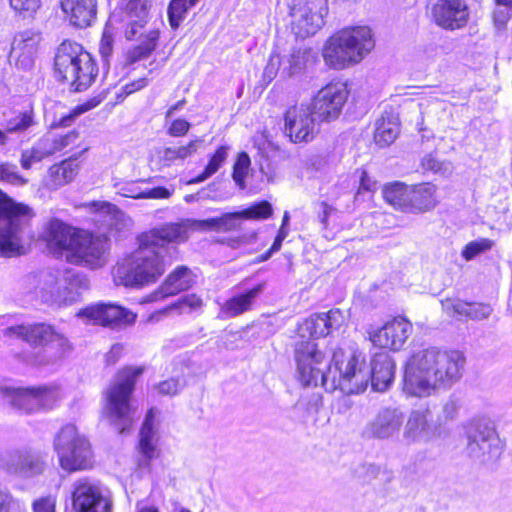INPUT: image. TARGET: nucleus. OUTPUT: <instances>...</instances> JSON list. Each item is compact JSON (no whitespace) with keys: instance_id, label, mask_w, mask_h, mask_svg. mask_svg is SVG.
Instances as JSON below:
<instances>
[{"instance_id":"obj_1","label":"nucleus","mask_w":512,"mask_h":512,"mask_svg":"<svg viewBox=\"0 0 512 512\" xmlns=\"http://www.w3.org/2000/svg\"><path fill=\"white\" fill-rule=\"evenodd\" d=\"M330 366L323 361L321 353L311 342H302L296 349V366L299 381L303 386L321 384L326 391L339 389L343 393L359 394L371 382L373 390L383 392L394 380L395 363L387 352L376 353L371 360L370 371L362 369L356 355L334 353Z\"/></svg>"},{"instance_id":"obj_2","label":"nucleus","mask_w":512,"mask_h":512,"mask_svg":"<svg viewBox=\"0 0 512 512\" xmlns=\"http://www.w3.org/2000/svg\"><path fill=\"white\" fill-rule=\"evenodd\" d=\"M185 228L169 223L139 236V247L113 270L114 282L125 287L140 288L155 283L170 262L169 244L184 241Z\"/></svg>"},{"instance_id":"obj_3","label":"nucleus","mask_w":512,"mask_h":512,"mask_svg":"<svg viewBox=\"0 0 512 512\" xmlns=\"http://www.w3.org/2000/svg\"><path fill=\"white\" fill-rule=\"evenodd\" d=\"M465 356L457 350L436 347L413 354L407 362L403 390L415 397H426L436 390H448L462 377Z\"/></svg>"},{"instance_id":"obj_4","label":"nucleus","mask_w":512,"mask_h":512,"mask_svg":"<svg viewBox=\"0 0 512 512\" xmlns=\"http://www.w3.org/2000/svg\"><path fill=\"white\" fill-rule=\"evenodd\" d=\"M48 245L61 258L75 265L92 269L102 267L107 261L109 240L86 232H75L64 222L53 219L46 230Z\"/></svg>"},{"instance_id":"obj_5","label":"nucleus","mask_w":512,"mask_h":512,"mask_svg":"<svg viewBox=\"0 0 512 512\" xmlns=\"http://www.w3.org/2000/svg\"><path fill=\"white\" fill-rule=\"evenodd\" d=\"M348 96L347 86L344 82H331L322 88L315 97L313 110L309 106L301 104L289 107L285 112L276 115L280 118L277 123L284 122V128H311L321 125L339 116L340 110Z\"/></svg>"},{"instance_id":"obj_6","label":"nucleus","mask_w":512,"mask_h":512,"mask_svg":"<svg viewBox=\"0 0 512 512\" xmlns=\"http://www.w3.org/2000/svg\"><path fill=\"white\" fill-rule=\"evenodd\" d=\"M374 45L370 28L348 27L334 33L326 40L322 57L329 68L342 70L361 62Z\"/></svg>"},{"instance_id":"obj_7","label":"nucleus","mask_w":512,"mask_h":512,"mask_svg":"<svg viewBox=\"0 0 512 512\" xmlns=\"http://www.w3.org/2000/svg\"><path fill=\"white\" fill-rule=\"evenodd\" d=\"M5 335L23 339L31 346L41 349L26 356V362L35 365H47L62 358L70 350L68 339L46 323L10 326Z\"/></svg>"},{"instance_id":"obj_8","label":"nucleus","mask_w":512,"mask_h":512,"mask_svg":"<svg viewBox=\"0 0 512 512\" xmlns=\"http://www.w3.org/2000/svg\"><path fill=\"white\" fill-rule=\"evenodd\" d=\"M27 293L47 304L62 305L73 302L81 289L88 287L87 278L73 270H56L42 273L40 277L25 278Z\"/></svg>"},{"instance_id":"obj_9","label":"nucleus","mask_w":512,"mask_h":512,"mask_svg":"<svg viewBox=\"0 0 512 512\" xmlns=\"http://www.w3.org/2000/svg\"><path fill=\"white\" fill-rule=\"evenodd\" d=\"M28 222V207L14 203L0 191V256L25 252Z\"/></svg>"},{"instance_id":"obj_10","label":"nucleus","mask_w":512,"mask_h":512,"mask_svg":"<svg viewBox=\"0 0 512 512\" xmlns=\"http://www.w3.org/2000/svg\"><path fill=\"white\" fill-rule=\"evenodd\" d=\"M140 367H127L119 372L116 382L106 392V408L110 419L114 422L119 433L130 429L133 423V412L130 397L134 390L136 379L141 375Z\"/></svg>"},{"instance_id":"obj_11","label":"nucleus","mask_w":512,"mask_h":512,"mask_svg":"<svg viewBox=\"0 0 512 512\" xmlns=\"http://www.w3.org/2000/svg\"><path fill=\"white\" fill-rule=\"evenodd\" d=\"M54 450L60 467L71 473L86 470L93 465V451L89 440L80 434L76 426L67 424L54 438Z\"/></svg>"},{"instance_id":"obj_12","label":"nucleus","mask_w":512,"mask_h":512,"mask_svg":"<svg viewBox=\"0 0 512 512\" xmlns=\"http://www.w3.org/2000/svg\"><path fill=\"white\" fill-rule=\"evenodd\" d=\"M467 452L474 461L490 465L501 456L503 444L494 423L487 418H477L466 427Z\"/></svg>"},{"instance_id":"obj_13","label":"nucleus","mask_w":512,"mask_h":512,"mask_svg":"<svg viewBox=\"0 0 512 512\" xmlns=\"http://www.w3.org/2000/svg\"><path fill=\"white\" fill-rule=\"evenodd\" d=\"M292 32L299 38L314 35L323 25L328 8L324 0H287Z\"/></svg>"},{"instance_id":"obj_14","label":"nucleus","mask_w":512,"mask_h":512,"mask_svg":"<svg viewBox=\"0 0 512 512\" xmlns=\"http://www.w3.org/2000/svg\"><path fill=\"white\" fill-rule=\"evenodd\" d=\"M5 401L14 409L27 414L52 409L60 398L54 386L4 390Z\"/></svg>"},{"instance_id":"obj_15","label":"nucleus","mask_w":512,"mask_h":512,"mask_svg":"<svg viewBox=\"0 0 512 512\" xmlns=\"http://www.w3.org/2000/svg\"><path fill=\"white\" fill-rule=\"evenodd\" d=\"M406 419L405 411L396 405L381 407L367 422L362 435L367 439L394 440L400 435Z\"/></svg>"},{"instance_id":"obj_16","label":"nucleus","mask_w":512,"mask_h":512,"mask_svg":"<svg viewBox=\"0 0 512 512\" xmlns=\"http://www.w3.org/2000/svg\"><path fill=\"white\" fill-rule=\"evenodd\" d=\"M402 429V439L407 445L428 443L437 437L439 430L428 407L411 410Z\"/></svg>"},{"instance_id":"obj_17","label":"nucleus","mask_w":512,"mask_h":512,"mask_svg":"<svg viewBox=\"0 0 512 512\" xmlns=\"http://www.w3.org/2000/svg\"><path fill=\"white\" fill-rule=\"evenodd\" d=\"M345 320L346 317L340 309H332L325 313L311 315L299 325L298 331L301 340L295 343V350L297 349V345L303 341L311 342L316 346L312 340H305L304 338L306 336L312 338L326 337L333 331L340 329L344 325ZM315 350L323 354L321 351L317 350L316 347ZM323 361L327 364V366L331 365L325 361V357H323Z\"/></svg>"},{"instance_id":"obj_18","label":"nucleus","mask_w":512,"mask_h":512,"mask_svg":"<svg viewBox=\"0 0 512 512\" xmlns=\"http://www.w3.org/2000/svg\"><path fill=\"white\" fill-rule=\"evenodd\" d=\"M413 331V326L406 318L398 316L386 322L381 328L369 331V339L374 346L399 351Z\"/></svg>"},{"instance_id":"obj_19","label":"nucleus","mask_w":512,"mask_h":512,"mask_svg":"<svg viewBox=\"0 0 512 512\" xmlns=\"http://www.w3.org/2000/svg\"><path fill=\"white\" fill-rule=\"evenodd\" d=\"M72 505L76 512H110V503L99 484L88 478L74 484Z\"/></svg>"},{"instance_id":"obj_20","label":"nucleus","mask_w":512,"mask_h":512,"mask_svg":"<svg viewBox=\"0 0 512 512\" xmlns=\"http://www.w3.org/2000/svg\"><path fill=\"white\" fill-rule=\"evenodd\" d=\"M1 467L11 475L32 478L43 473L45 462L40 453L22 449L7 454L1 460Z\"/></svg>"},{"instance_id":"obj_21","label":"nucleus","mask_w":512,"mask_h":512,"mask_svg":"<svg viewBox=\"0 0 512 512\" xmlns=\"http://www.w3.org/2000/svg\"><path fill=\"white\" fill-rule=\"evenodd\" d=\"M77 138L78 133L76 130H71L65 135L48 133L36 146L22 152L21 166L24 169H30L34 163L40 162L43 158L62 151L64 148L74 143Z\"/></svg>"},{"instance_id":"obj_22","label":"nucleus","mask_w":512,"mask_h":512,"mask_svg":"<svg viewBox=\"0 0 512 512\" xmlns=\"http://www.w3.org/2000/svg\"><path fill=\"white\" fill-rule=\"evenodd\" d=\"M435 23L444 29H459L466 25L469 17L464 0H438L432 7Z\"/></svg>"},{"instance_id":"obj_23","label":"nucleus","mask_w":512,"mask_h":512,"mask_svg":"<svg viewBox=\"0 0 512 512\" xmlns=\"http://www.w3.org/2000/svg\"><path fill=\"white\" fill-rule=\"evenodd\" d=\"M78 316L86 317L95 324L112 327L131 324L136 317L135 314L121 306L102 303L86 307L79 312Z\"/></svg>"},{"instance_id":"obj_24","label":"nucleus","mask_w":512,"mask_h":512,"mask_svg":"<svg viewBox=\"0 0 512 512\" xmlns=\"http://www.w3.org/2000/svg\"><path fill=\"white\" fill-rule=\"evenodd\" d=\"M40 41L38 34L26 30L15 35L11 51L10 60L22 70H30L34 65V57Z\"/></svg>"},{"instance_id":"obj_25","label":"nucleus","mask_w":512,"mask_h":512,"mask_svg":"<svg viewBox=\"0 0 512 512\" xmlns=\"http://www.w3.org/2000/svg\"><path fill=\"white\" fill-rule=\"evenodd\" d=\"M82 45L73 41L62 42L56 50L54 57V73L59 81H66L78 65L80 57L87 55Z\"/></svg>"},{"instance_id":"obj_26","label":"nucleus","mask_w":512,"mask_h":512,"mask_svg":"<svg viewBox=\"0 0 512 512\" xmlns=\"http://www.w3.org/2000/svg\"><path fill=\"white\" fill-rule=\"evenodd\" d=\"M60 6L69 24L87 28L97 18V0H60Z\"/></svg>"},{"instance_id":"obj_27","label":"nucleus","mask_w":512,"mask_h":512,"mask_svg":"<svg viewBox=\"0 0 512 512\" xmlns=\"http://www.w3.org/2000/svg\"><path fill=\"white\" fill-rule=\"evenodd\" d=\"M196 283V275L187 266L176 267L165 279L163 284L150 295L151 301H156L176 295L190 289Z\"/></svg>"},{"instance_id":"obj_28","label":"nucleus","mask_w":512,"mask_h":512,"mask_svg":"<svg viewBox=\"0 0 512 512\" xmlns=\"http://www.w3.org/2000/svg\"><path fill=\"white\" fill-rule=\"evenodd\" d=\"M154 410L150 409L146 414L142 427L140 429L138 467L142 471L150 470V462L159 455V451L154 442Z\"/></svg>"},{"instance_id":"obj_29","label":"nucleus","mask_w":512,"mask_h":512,"mask_svg":"<svg viewBox=\"0 0 512 512\" xmlns=\"http://www.w3.org/2000/svg\"><path fill=\"white\" fill-rule=\"evenodd\" d=\"M272 205L268 201L254 203L238 212L226 213L219 217L220 231H230L240 227L242 220L267 219L272 214Z\"/></svg>"},{"instance_id":"obj_30","label":"nucleus","mask_w":512,"mask_h":512,"mask_svg":"<svg viewBox=\"0 0 512 512\" xmlns=\"http://www.w3.org/2000/svg\"><path fill=\"white\" fill-rule=\"evenodd\" d=\"M98 75V67L90 53L80 57L78 65L73 69L72 74L67 77L70 89L75 92L87 90L95 81Z\"/></svg>"},{"instance_id":"obj_31","label":"nucleus","mask_w":512,"mask_h":512,"mask_svg":"<svg viewBox=\"0 0 512 512\" xmlns=\"http://www.w3.org/2000/svg\"><path fill=\"white\" fill-rule=\"evenodd\" d=\"M264 284L260 283L244 293L237 294L226 300L221 308L219 317L234 318L252 309L255 299L263 292Z\"/></svg>"},{"instance_id":"obj_32","label":"nucleus","mask_w":512,"mask_h":512,"mask_svg":"<svg viewBox=\"0 0 512 512\" xmlns=\"http://www.w3.org/2000/svg\"><path fill=\"white\" fill-rule=\"evenodd\" d=\"M150 8L149 0H129L126 4L128 24L125 29V37L128 40L136 38L140 30L144 29Z\"/></svg>"},{"instance_id":"obj_33","label":"nucleus","mask_w":512,"mask_h":512,"mask_svg":"<svg viewBox=\"0 0 512 512\" xmlns=\"http://www.w3.org/2000/svg\"><path fill=\"white\" fill-rule=\"evenodd\" d=\"M436 187L431 183L411 186L409 190L408 212H425L435 207Z\"/></svg>"},{"instance_id":"obj_34","label":"nucleus","mask_w":512,"mask_h":512,"mask_svg":"<svg viewBox=\"0 0 512 512\" xmlns=\"http://www.w3.org/2000/svg\"><path fill=\"white\" fill-rule=\"evenodd\" d=\"M159 38V31L152 29L149 31L140 30L134 40H140V43L127 53V60L130 63L146 59L155 50Z\"/></svg>"},{"instance_id":"obj_35","label":"nucleus","mask_w":512,"mask_h":512,"mask_svg":"<svg viewBox=\"0 0 512 512\" xmlns=\"http://www.w3.org/2000/svg\"><path fill=\"white\" fill-rule=\"evenodd\" d=\"M78 164L75 160H64L60 164L50 167L46 185L51 189H57L70 181L76 176Z\"/></svg>"},{"instance_id":"obj_36","label":"nucleus","mask_w":512,"mask_h":512,"mask_svg":"<svg viewBox=\"0 0 512 512\" xmlns=\"http://www.w3.org/2000/svg\"><path fill=\"white\" fill-rule=\"evenodd\" d=\"M409 190L410 186L395 182L384 187L383 197L394 208L408 212Z\"/></svg>"},{"instance_id":"obj_37","label":"nucleus","mask_w":512,"mask_h":512,"mask_svg":"<svg viewBox=\"0 0 512 512\" xmlns=\"http://www.w3.org/2000/svg\"><path fill=\"white\" fill-rule=\"evenodd\" d=\"M310 50L305 47H295L291 53L282 59L284 67L281 70L282 77H291L299 74L306 66Z\"/></svg>"},{"instance_id":"obj_38","label":"nucleus","mask_w":512,"mask_h":512,"mask_svg":"<svg viewBox=\"0 0 512 512\" xmlns=\"http://www.w3.org/2000/svg\"><path fill=\"white\" fill-rule=\"evenodd\" d=\"M200 0H170L167 15L169 24L173 29H177L186 19L188 12L194 8Z\"/></svg>"},{"instance_id":"obj_39","label":"nucleus","mask_w":512,"mask_h":512,"mask_svg":"<svg viewBox=\"0 0 512 512\" xmlns=\"http://www.w3.org/2000/svg\"><path fill=\"white\" fill-rule=\"evenodd\" d=\"M228 156V147L220 146L210 158L204 171L197 175L190 183H200L216 173Z\"/></svg>"},{"instance_id":"obj_40","label":"nucleus","mask_w":512,"mask_h":512,"mask_svg":"<svg viewBox=\"0 0 512 512\" xmlns=\"http://www.w3.org/2000/svg\"><path fill=\"white\" fill-rule=\"evenodd\" d=\"M421 165L425 171H431L441 176H448L453 171V166L450 162L440 161L431 153L423 157Z\"/></svg>"},{"instance_id":"obj_41","label":"nucleus","mask_w":512,"mask_h":512,"mask_svg":"<svg viewBox=\"0 0 512 512\" xmlns=\"http://www.w3.org/2000/svg\"><path fill=\"white\" fill-rule=\"evenodd\" d=\"M250 164L251 160L246 152H241L238 154V157L233 166L232 177L236 185L241 189L245 188V178L248 174Z\"/></svg>"},{"instance_id":"obj_42","label":"nucleus","mask_w":512,"mask_h":512,"mask_svg":"<svg viewBox=\"0 0 512 512\" xmlns=\"http://www.w3.org/2000/svg\"><path fill=\"white\" fill-rule=\"evenodd\" d=\"M492 245L493 242L487 238L471 241L464 247L461 255L465 260L470 261L477 255L490 250Z\"/></svg>"},{"instance_id":"obj_43","label":"nucleus","mask_w":512,"mask_h":512,"mask_svg":"<svg viewBox=\"0 0 512 512\" xmlns=\"http://www.w3.org/2000/svg\"><path fill=\"white\" fill-rule=\"evenodd\" d=\"M93 206L100 215L108 218L106 221L110 227L113 226L114 221H123L125 218V214L111 203H94Z\"/></svg>"},{"instance_id":"obj_44","label":"nucleus","mask_w":512,"mask_h":512,"mask_svg":"<svg viewBox=\"0 0 512 512\" xmlns=\"http://www.w3.org/2000/svg\"><path fill=\"white\" fill-rule=\"evenodd\" d=\"M123 195L131 198L166 199L170 197L171 193L165 187H155L141 192H136L132 189H129Z\"/></svg>"},{"instance_id":"obj_45","label":"nucleus","mask_w":512,"mask_h":512,"mask_svg":"<svg viewBox=\"0 0 512 512\" xmlns=\"http://www.w3.org/2000/svg\"><path fill=\"white\" fill-rule=\"evenodd\" d=\"M465 311L463 315L470 319L483 320L491 315L493 308L489 304L484 303H467V309H465Z\"/></svg>"},{"instance_id":"obj_46","label":"nucleus","mask_w":512,"mask_h":512,"mask_svg":"<svg viewBox=\"0 0 512 512\" xmlns=\"http://www.w3.org/2000/svg\"><path fill=\"white\" fill-rule=\"evenodd\" d=\"M0 181L13 185H23L26 180L17 172V167L8 163L0 165Z\"/></svg>"},{"instance_id":"obj_47","label":"nucleus","mask_w":512,"mask_h":512,"mask_svg":"<svg viewBox=\"0 0 512 512\" xmlns=\"http://www.w3.org/2000/svg\"><path fill=\"white\" fill-rule=\"evenodd\" d=\"M281 137L291 143H307L314 139L315 130H280Z\"/></svg>"},{"instance_id":"obj_48","label":"nucleus","mask_w":512,"mask_h":512,"mask_svg":"<svg viewBox=\"0 0 512 512\" xmlns=\"http://www.w3.org/2000/svg\"><path fill=\"white\" fill-rule=\"evenodd\" d=\"M41 0H10V6L17 13L32 16L40 7Z\"/></svg>"},{"instance_id":"obj_49","label":"nucleus","mask_w":512,"mask_h":512,"mask_svg":"<svg viewBox=\"0 0 512 512\" xmlns=\"http://www.w3.org/2000/svg\"><path fill=\"white\" fill-rule=\"evenodd\" d=\"M399 113L392 107L385 109L381 116L377 118L375 128H393L399 126Z\"/></svg>"},{"instance_id":"obj_50","label":"nucleus","mask_w":512,"mask_h":512,"mask_svg":"<svg viewBox=\"0 0 512 512\" xmlns=\"http://www.w3.org/2000/svg\"><path fill=\"white\" fill-rule=\"evenodd\" d=\"M185 105V100L178 101L166 113V121L170 123V128H190V123L185 119L176 117L177 111L181 110Z\"/></svg>"},{"instance_id":"obj_51","label":"nucleus","mask_w":512,"mask_h":512,"mask_svg":"<svg viewBox=\"0 0 512 512\" xmlns=\"http://www.w3.org/2000/svg\"><path fill=\"white\" fill-rule=\"evenodd\" d=\"M283 67L284 63L280 56L271 54L263 71V79L267 82H271Z\"/></svg>"},{"instance_id":"obj_52","label":"nucleus","mask_w":512,"mask_h":512,"mask_svg":"<svg viewBox=\"0 0 512 512\" xmlns=\"http://www.w3.org/2000/svg\"><path fill=\"white\" fill-rule=\"evenodd\" d=\"M441 304L448 314L463 315L466 312L465 309H467V302L459 299L446 298L441 301Z\"/></svg>"},{"instance_id":"obj_53","label":"nucleus","mask_w":512,"mask_h":512,"mask_svg":"<svg viewBox=\"0 0 512 512\" xmlns=\"http://www.w3.org/2000/svg\"><path fill=\"white\" fill-rule=\"evenodd\" d=\"M35 125L33 120L32 112H23L19 113L15 117H13L8 124L7 128H29L30 126Z\"/></svg>"},{"instance_id":"obj_54","label":"nucleus","mask_w":512,"mask_h":512,"mask_svg":"<svg viewBox=\"0 0 512 512\" xmlns=\"http://www.w3.org/2000/svg\"><path fill=\"white\" fill-rule=\"evenodd\" d=\"M398 137L397 130H375L374 141L379 147H386Z\"/></svg>"},{"instance_id":"obj_55","label":"nucleus","mask_w":512,"mask_h":512,"mask_svg":"<svg viewBox=\"0 0 512 512\" xmlns=\"http://www.w3.org/2000/svg\"><path fill=\"white\" fill-rule=\"evenodd\" d=\"M182 388L183 385L179 382L178 379L175 378L162 381L157 386L158 392L160 394L169 396L177 394Z\"/></svg>"},{"instance_id":"obj_56","label":"nucleus","mask_w":512,"mask_h":512,"mask_svg":"<svg viewBox=\"0 0 512 512\" xmlns=\"http://www.w3.org/2000/svg\"><path fill=\"white\" fill-rule=\"evenodd\" d=\"M177 306L182 312L185 308H188L189 311L198 309L202 306V299L195 294L185 295L179 299Z\"/></svg>"},{"instance_id":"obj_57","label":"nucleus","mask_w":512,"mask_h":512,"mask_svg":"<svg viewBox=\"0 0 512 512\" xmlns=\"http://www.w3.org/2000/svg\"><path fill=\"white\" fill-rule=\"evenodd\" d=\"M202 141L199 139L189 141L187 144H182L177 147V153L180 160H184L187 157L194 154L198 148L202 145Z\"/></svg>"},{"instance_id":"obj_58","label":"nucleus","mask_w":512,"mask_h":512,"mask_svg":"<svg viewBox=\"0 0 512 512\" xmlns=\"http://www.w3.org/2000/svg\"><path fill=\"white\" fill-rule=\"evenodd\" d=\"M33 512H55V500L52 497H42L33 502Z\"/></svg>"},{"instance_id":"obj_59","label":"nucleus","mask_w":512,"mask_h":512,"mask_svg":"<svg viewBox=\"0 0 512 512\" xmlns=\"http://www.w3.org/2000/svg\"><path fill=\"white\" fill-rule=\"evenodd\" d=\"M460 405L459 398L454 394L450 395L443 406V413L445 417L452 419L457 414Z\"/></svg>"},{"instance_id":"obj_60","label":"nucleus","mask_w":512,"mask_h":512,"mask_svg":"<svg viewBox=\"0 0 512 512\" xmlns=\"http://www.w3.org/2000/svg\"><path fill=\"white\" fill-rule=\"evenodd\" d=\"M113 50V40L110 36L104 34L101 38L99 45V53L104 62H108L109 57L112 54Z\"/></svg>"},{"instance_id":"obj_61","label":"nucleus","mask_w":512,"mask_h":512,"mask_svg":"<svg viewBox=\"0 0 512 512\" xmlns=\"http://www.w3.org/2000/svg\"><path fill=\"white\" fill-rule=\"evenodd\" d=\"M196 227L205 231H220L219 217L198 220Z\"/></svg>"},{"instance_id":"obj_62","label":"nucleus","mask_w":512,"mask_h":512,"mask_svg":"<svg viewBox=\"0 0 512 512\" xmlns=\"http://www.w3.org/2000/svg\"><path fill=\"white\" fill-rule=\"evenodd\" d=\"M334 211H335V209L332 206H330L328 203H326L325 201L320 202L319 209H318V218L324 227H327L328 218L331 215V213Z\"/></svg>"},{"instance_id":"obj_63","label":"nucleus","mask_w":512,"mask_h":512,"mask_svg":"<svg viewBox=\"0 0 512 512\" xmlns=\"http://www.w3.org/2000/svg\"><path fill=\"white\" fill-rule=\"evenodd\" d=\"M11 502V494L6 489L0 488V512H9Z\"/></svg>"},{"instance_id":"obj_64","label":"nucleus","mask_w":512,"mask_h":512,"mask_svg":"<svg viewBox=\"0 0 512 512\" xmlns=\"http://www.w3.org/2000/svg\"><path fill=\"white\" fill-rule=\"evenodd\" d=\"M147 85V81L145 78H141V79H138L134 82H131L129 84H126L124 87H123V90H124V93L126 95H129L133 92H136L142 88H144L145 86Z\"/></svg>"}]
</instances>
